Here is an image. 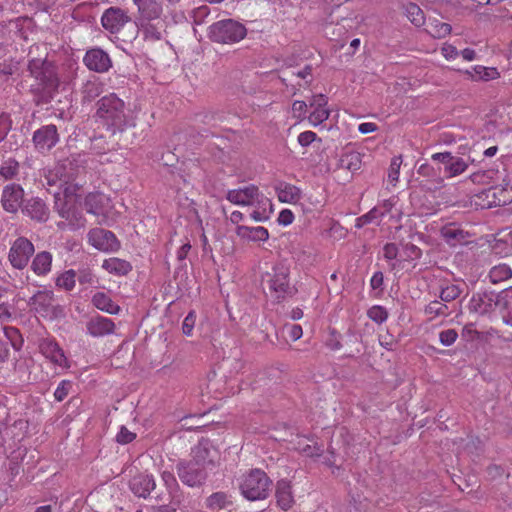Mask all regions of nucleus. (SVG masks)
Masks as SVG:
<instances>
[{"mask_svg": "<svg viewBox=\"0 0 512 512\" xmlns=\"http://www.w3.org/2000/svg\"><path fill=\"white\" fill-rule=\"evenodd\" d=\"M278 200L282 203L295 204L301 199V191L298 187L281 183L276 187Z\"/></svg>", "mask_w": 512, "mask_h": 512, "instance_id": "28", "label": "nucleus"}, {"mask_svg": "<svg viewBox=\"0 0 512 512\" xmlns=\"http://www.w3.org/2000/svg\"><path fill=\"white\" fill-rule=\"evenodd\" d=\"M262 281L276 299L284 298L289 292V270L283 264H275L271 271L263 275Z\"/></svg>", "mask_w": 512, "mask_h": 512, "instance_id": "7", "label": "nucleus"}, {"mask_svg": "<svg viewBox=\"0 0 512 512\" xmlns=\"http://www.w3.org/2000/svg\"><path fill=\"white\" fill-rule=\"evenodd\" d=\"M29 71L39 81L43 91L50 93L58 87L59 81L55 67L51 62L42 59H32L29 62Z\"/></svg>", "mask_w": 512, "mask_h": 512, "instance_id": "8", "label": "nucleus"}, {"mask_svg": "<svg viewBox=\"0 0 512 512\" xmlns=\"http://www.w3.org/2000/svg\"><path fill=\"white\" fill-rule=\"evenodd\" d=\"M383 255L388 261H395L391 264L392 269L396 268L398 262L404 260L402 254L398 251V247L394 243H388L384 246Z\"/></svg>", "mask_w": 512, "mask_h": 512, "instance_id": "41", "label": "nucleus"}, {"mask_svg": "<svg viewBox=\"0 0 512 512\" xmlns=\"http://www.w3.org/2000/svg\"><path fill=\"white\" fill-rule=\"evenodd\" d=\"M501 191L507 193L506 196H503L502 199H499V202L507 203L512 201V176L506 175L502 183L500 185Z\"/></svg>", "mask_w": 512, "mask_h": 512, "instance_id": "49", "label": "nucleus"}, {"mask_svg": "<svg viewBox=\"0 0 512 512\" xmlns=\"http://www.w3.org/2000/svg\"><path fill=\"white\" fill-rule=\"evenodd\" d=\"M97 115L102 124L112 133L135 125L125 112V103L115 94L104 96L99 100Z\"/></svg>", "mask_w": 512, "mask_h": 512, "instance_id": "3", "label": "nucleus"}, {"mask_svg": "<svg viewBox=\"0 0 512 512\" xmlns=\"http://www.w3.org/2000/svg\"><path fill=\"white\" fill-rule=\"evenodd\" d=\"M246 35V27L233 19L221 20L209 27V37L217 43L234 44L243 40Z\"/></svg>", "mask_w": 512, "mask_h": 512, "instance_id": "6", "label": "nucleus"}, {"mask_svg": "<svg viewBox=\"0 0 512 512\" xmlns=\"http://www.w3.org/2000/svg\"><path fill=\"white\" fill-rule=\"evenodd\" d=\"M383 216L384 212L380 208L375 207L371 209L368 213L362 215L361 217H358L356 219L355 226L357 228H362L370 223H378Z\"/></svg>", "mask_w": 512, "mask_h": 512, "instance_id": "38", "label": "nucleus"}, {"mask_svg": "<svg viewBox=\"0 0 512 512\" xmlns=\"http://www.w3.org/2000/svg\"><path fill=\"white\" fill-rule=\"evenodd\" d=\"M226 199L238 206H255L250 213V218L255 222L268 221L274 212L272 201L260 193L255 185L228 190Z\"/></svg>", "mask_w": 512, "mask_h": 512, "instance_id": "2", "label": "nucleus"}, {"mask_svg": "<svg viewBox=\"0 0 512 512\" xmlns=\"http://www.w3.org/2000/svg\"><path fill=\"white\" fill-rule=\"evenodd\" d=\"M232 504L231 497L224 492H215L206 500L207 508L217 511L227 508Z\"/></svg>", "mask_w": 512, "mask_h": 512, "instance_id": "32", "label": "nucleus"}, {"mask_svg": "<svg viewBox=\"0 0 512 512\" xmlns=\"http://www.w3.org/2000/svg\"><path fill=\"white\" fill-rule=\"evenodd\" d=\"M116 438H117V442H119L121 444H127L134 440L135 434L130 432L127 428L121 427Z\"/></svg>", "mask_w": 512, "mask_h": 512, "instance_id": "57", "label": "nucleus"}, {"mask_svg": "<svg viewBox=\"0 0 512 512\" xmlns=\"http://www.w3.org/2000/svg\"><path fill=\"white\" fill-rule=\"evenodd\" d=\"M23 212L37 221L48 219V208L45 202L39 198L29 199L23 207Z\"/></svg>", "mask_w": 512, "mask_h": 512, "instance_id": "24", "label": "nucleus"}, {"mask_svg": "<svg viewBox=\"0 0 512 512\" xmlns=\"http://www.w3.org/2000/svg\"><path fill=\"white\" fill-rule=\"evenodd\" d=\"M62 170L56 167L55 172L50 171L47 175V183L50 186L58 185L62 192L55 193V205L61 218L65 221L60 222L59 227L70 230H77L85 226V218L81 212L82 196L78 193L80 188L77 185L69 184L66 180L56 179Z\"/></svg>", "mask_w": 512, "mask_h": 512, "instance_id": "1", "label": "nucleus"}, {"mask_svg": "<svg viewBox=\"0 0 512 512\" xmlns=\"http://www.w3.org/2000/svg\"><path fill=\"white\" fill-rule=\"evenodd\" d=\"M114 330V322L107 317L98 316L87 323V331L93 337L110 335L114 333Z\"/></svg>", "mask_w": 512, "mask_h": 512, "instance_id": "22", "label": "nucleus"}, {"mask_svg": "<svg viewBox=\"0 0 512 512\" xmlns=\"http://www.w3.org/2000/svg\"><path fill=\"white\" fill-rule=\"evenodd\" d=\"M464 75H466L469 79L474 81H489L494 80L499 77V72L496 68L493 67H485L482 65H475L470 69H466L462 71Z\"/></svg>", "mask_w": 512, "mask_h": 512, "instance_id": "26", "label": "nucleus"}, {"mask_svg": "<svg viewBox=\"0 0 512 512\" xmlns=\"http://www.w3.org/2000/svg\"><path fill=\"white\" fill-rule=\"evenodd\" d=\"M427 31L434 38H443L450 34L451 26L439 20H432L427 25Z\"/></svg>", "mask_w": 512, "mask_h": 512, "instance_id": "36", "label": "nucleus"}, {"mask_svg": "<svg viewBox=\"0 0 512 512\" xmlns=\"http://www.w3.org/2000/svg\"><path fill=\"white\" fill-rule=\"evenodd\" d=\"M130 487L136 496L146 498L155 488V481L152 475H139L132 479Z\"/></svg>", "mask_w": 512, "mask_h": 512, "instance_id": "25", "label": "nucleus"}, {"mask_svg": "<svg viewBox=\"0 0 512 512\" xmlns=\"http://www.w3.org/2000/svg\"><path fill=\"white\" fill-rule=\"evenodd\" d=\"M460 289L457 285H447L441 290L440 298L444 302L455 300L460 295Z\"/></svg>", "mask_w": 512, "mask_h": 512, "instance_id": "47", "label": "nucleus"}, {"mask_svg": "<svg viewBox=\"0 0 512 512\" xmlns=\"http://www.w3.org/2000/svg\"><path fill=\"white\" fill-rule=\"evenodd\" d=\"M84 205L88 213L105 215L110 207V199L103 193H89L84 199Z\"/></svg>", "mask_w": 512, "mask_h": 512, "instance_id": "20", "label": "nucleus"}, {"mask_svg": "<svg viewBox=\"0 0 512 512\" xmlns=\"http://www.w3.org/2000/svg\"><path fill=\"white\" fill-rule=\"evenodd\" d=\"M51 266L52 255L49 252L43 251L35 256L31 268L35 274L42 276L50 272Z\"/></svg>", "mask_w": 512, "mask_h": 512, "instance_id": "30", "label": "nucleus"}, {"mask_svg": "<svg viewBox=\"0 0 512 512\" xmlns=\"http://www.w3.org/2000/svg\"><path fill=\"white\" fill-rule=\"evenodd\" d=\"M24 190L18 184H9L3 188L1 203L6 212L16 213L21 207Z\"/></svg>", "mask_w": 512, "mask_h": 512, "instance_id": "15", "label": "nucleus"}, {"mask_svg": "<svg viewBox=\"0 0 512 512\" xmlns=\"http://www.w3.org/2000/svg\"><path fill=\"white\" fill-rule=\"evenodd\" d=\"M78 281L80 284H93L95 276L90 269L84 268L79 270Z\"/></svg>", "mask_w": 512, "mask_h": 512, "instance_id": "58", "label": "nucleus"}, {"mask_svg": "<svg viewBox=\"0 0 512 512\" xmlns=\"http://www.w3.org/2000/svg\"><path fill=\"white\" fill-rule=\"evenodd\" d=\"M162 480L170 491L176 489L178 486L176 478L171 472L164 471L162 473Z\"/></svg>", "mask_w": 512, "mask_h": 512, "instance_id": "61", "label": "nucleus"}, {"mask_svg": "<svg viewBox=\"0 0 512 512\" xmlns=\"http://www.w3.org/2000/svg\"><path fill=\"white\" fill-rule=\"evenodd\" d=\"M196 322V314L194 311H191L187 314V316L184 318L183 324H182V331L186 336H191L194 326Z\"/></svg>", "mask_w": 512, "mask_h": 512, "instance_id": "52", "label": "nucleus"}, {"mask_svg": "<svg viewBox=\"0 0 512 512\" xmlns=\"http://www.w3.org/2000/svg\"><path fill=\"white\" fill-rule=\"evenodd\" d=\"M102 268L115 276H125L132 270V266L128 261L117 257L105 259L102 263Z\"/></svg>", "mask_w": 512, "mask_h": 512, "instance_id": "27", "label": "nucleus"}, {"mask_svg": "<svg viewBox=\"0 0 512 512\" xmlns=\"http://www.w3.org/2000/svg\"><path fill=\"white\" fill-rule=\"evenodd\" d=\"M140 15L139 20H156L163 13L161 2L158 0H133Z\"/></svg>", "mask_w": 512, "mask_h": 512, "instance_id": "21", "label": "nucleus"}, {"mask_svg": "<svg viewBox=\"0 0 512 512\" xmlns=\"http://www.w3.org/2000/svg\"><path fill=\"white\" fill-rule=\"evenodd\" d=\"M33 142L40 151L50 150L58 142L56 126L46 125L36 130L33 135Z\"/></svg>", "mask_w": 512, "mask_h": 512, "instance_id": "17", "label": "nucleus"}, {"mask_svg": "<svg viewBox=\"0 0 512 512\" xmlns=\"http://www.w3.org/2000/svg\"><path fill=\"white\" fill-rule=\"evenodd\" d=\"M278 224L282 226H288L294 221V214L290 209H283L278 215Z\"/></svg>", "mask_w": 512, "mask_h": 512, "instance_id": "54", "label": "nucleus"}, {"mask_svg": "<svg viewBox=\"0 0 512 512\" xmlns=\"http://www.w3.org/2000/svg\"><path fill=\"white\" fill-rule=\"evenodd\" d=\"M83 61L89 70L99 73L108 71L112 66V61L109 55L100 48L88 50Z\"/></svg>", "mask_w": 512, "mask_h": 512, "instance_id": "16", "label": "nucleus"}, {"mask_svg": "<svg viewBox=\"0 0 512 512\" xmlns=\"http://www.w3.org/2000/svg\"><path fill=\"white\" fill-rule=\"evenodd\" d=\"M55 284L66 291L73 290L76 284V272L72 269L64 271L56 278Z\"/></svg>", "mask_w": 512, "mask_h": 512, "instance_id": "35", "label": "nucleus"}, {"mask_svg": "<svg viewBox=\"0 0 512 512\" xmlns=\"http://www.w3.org/2000/svg\"><path fill=\"white\" fill-rule=\"evenodd\" d=\"M92 304L99 310L116 315L120 312V306L104 292H97L92 297Z\"/></svg>", "mask_w": 512, "mask_h": 512, "instance_id": "29", "label": "nucleus"}, {"mask_svg": "<svg viewBox=\"0 0 512 512\" xmlns=\"http://www.w3.org/2000/svg\"><path fill=\"white\" fill-rule=\"evenodd\" d=\"M71 386H72V384L70 381H68V380L61 381L58 384V386L54 392L55 399L59 402L64 400L67 397Z\"/></svg>", "mask_w": 512, "mask_h": 512, "instance_id": "51", "label": "nucleus"}, {"mask_svg": "<svg viewBox=\"0 0 512 512\" xmlns=\"http://www.w3.org/2000/svg\"><path fill=\"white\" fill-rule=\"evenodd\" d=\"M376 130L377 125L373 122H364L358 126V131L362 134L372 133L375 132Z\"/></svg>", "mask_w": 512, "mask_h": 512, "instance_id": "64", "label": "nucleus"}, {"mask_svg": "<svg viewBox=\"0 0 512 512\" xmlns=\"http://www.w3.org/2000/svg\"><path fill=\"white\" fill-rule=\"evenodd\" d=\"M405 13L408 19L415 25L421 26L425 22L424 13L421 8L414 4L409 3L405 6Z\"/></svg>", "mask_w": 512, "mask_h": 512, "instance_id": "39", "label": "nucleus"}, {"mask_svg": "<svg viewBox=\"0 0 512 512\" xmlns=\"http://www.w3.org/2000/svg\"><path fill=\"white\" fill-rule=\"evenodd\" d=\"M16 65L12 62L0 63V74L8 76L14 73Z\"/></svg>", "mask_w": 512, "mask_h": 512, "instance_id": "63", "label": "nucleus"}, {"mask_svg": "<svg viewBox=\"0 0 512 512\" xmlns=\"http://www.w3.org/2000/svg\"><path fill=\"white\" fill-rule=\"evenodd\" d=\"M512 277V270L506 264L494 266L489 272V278L492 283H499Z\"/></svg>", "mask_w": 512, "mask_h": 512, "instance_id": "37", "label": "nucleus"}, {"mask_svg": "<svg viewBox=\"0 0 512 512\" xmlns=\"http://www.w3.org/2000/svg\"><path fill=\"white\" fill-rule=\"evenodd\" d=\"M102 93V83L95 77L86 81L82 88L83 98L92 101Z\"/></svg>", "mask_w": 512, "mask_h": 512, "instance_id": "34", "label": "nucleus"}, {"mask_svg": "<svg viewBox=\"0 0 512 512\" xmlns=\"http://www.w3.org/2000/svg\"><path fill=\"white\" fill-rule=\"evenodd\" d=\"M432 160L444 166V172L447 177H455L462 174L468 167L463 158L453 156L449 152L435 153Z\"/></svg>", "mask_w": 512, "mask_h": 512, "instance_id": "13", "label": "nucleus"}, {"mask_svg": "<svg viewBox=\"0 0 512 512\" xmlns=\"http://www.w3.org/2000/svg\"><path fill=\"white\" fill-rule=\"evenodd\" d=\"M211 450L206 445H198L193 449L194 459L178 466V475L181 481L190 486L200 485L206 478L205 469L208 465L214 464Z\"/></svg>", "mask_w": 512, "mask_h": 512, "instance_id": "4", "label": "nucleus"}, {"mask_svg": "<svg viewBox=\"0 0 512 512\" xmlns=\"http://www.w3.org/2000/svg\"><path fill=\"white\" fill-rule=\"evenodd\" d=\"M88 242L95 249L102 252H115L120 247L115 235L111 231L102 228L91 229L88 233Z\"/></svg>", "mask_w": 512, "mask_h": 512, "instance_id": "11", "label": "nucleus"}, {"mask_svg": "<svg viewBox=\"0 0 512 512\" xmlns=\"http://www.w3.org/2000/svg\"><path fill=\"white\" fill-rule=\"evenodd\" d=\"M400 166H401L400 158L392 159L390 168H389V172H388V180L393 185L399 180Z\"/></svg>", "mask_w": 512, "mask_h": 512, "instance_id": "50", "label": "nucleus"}, {"mask_svg": "<svg viewBox=\"0 0 512 512\" xmlns=\"http://www.w3.org/2000/svg\"><path fill=\"white\" fill-rule=\"evenodd\" d=\"M307 107L308 105L304 101H294L291 107V113L293 117L298 121L305 119L307 114Z\"/></svg>", "mask_w": 512, "mask_h": 512, "instance_id": "48", "label": "nucleus"}, {"mask_svg": "<svg viewBox=\"0 0 512 512\" xmlns=\"http://www.w3.org/2000/svg\"><path fill=\"white\" fill-rule=\"evenodd\" d=\"M327 105L328 98L323 94H317L311 98L309 102L311 111L307 118L312 126H318L329 118L330 110Z\"/></svg>", "mask_w": 512, "mask_h": 512, "instance_id": "14", "label": "nucleus"}, {"mask_svg": "<svg viewBox=\"0 0 512 512\" xmlns=\"http://www.w3.org/2000/svg\"><path fill=\"white\" fill-rule=\"evenodd\" d=\"M441 53L443 57L448 61L456 59L459 54L455 46L447 43L442 46Z\"/></svg>", "mask_w": 512, "mask_h": 512, "instance_id": "55", "label": "nucleus"}, {"mask_svg": "<svg viewBox=\"0 0 512 512\" xmlns=\"http://www.w3.org/2000/svg\"><path fill=\"white\" fill-rule=\"evenodd\" d=\"M298 450L306 455V456H309V457H313V456H317L319 455V448L315 447V446H311L309 444H306L304 446H299L298 447Z\"/></svg>", "mask_w": 512, "mask_h": 512, "instance_id": "62", "label": "nucleus"}, {"mask_svg": "<svg viewBox=\"0 0 512 512\" xmlns=\"http://www.w3.org/2000/svg\"><path fill=\"white\" fill-rule=\"evenodd\" d=\"M34 253V246L27 238H17L9 251V261L14 268L23 269Z\"/></svg>", "mask_w": 512, "mask_h": 512, "instance_id": "10", "label": "nucleus"}, {"mask_svg": "<svg viewBox=\"0 0 512 512\" xmlns=\"http://www.w3.org/2000/svg\"><path fill=\"white\" fill-rule=\"evenodd\" d=\"M457 332L453 329L442 331L439 335L440 342L444 346L452 345L457 339Z\"/></svg>", "mask_w": 512, "mask_h": 512, "instance_id": "53", "label": "nucleus"}, {"mask_svg": "<svg viewBox=\"0 0 512 512\" xmlns=\"http://www.w3.org/2000/svg\"><path fill=\"white\" fill-rule=\"evenodd\" d=\"M235 234L244 241L264 243L269 239V231L263 226L238 225Z\"/></svg>", "mask_w": 512, "mask_h": 512, "instance_id": "19", "label": "nucleus"}, {"mask_svg": "<svg viewBox=\"0 0 512 512\" xmlns=\"http://www.w3.org/2000/svg\"><path fill=\"white\" fill-rule=\"evenodd\" d=\"M425 313L429 316L430 319H433L437 316H447L448 307L442 302L432 301L426 306Z\"/></svg>", "mask_w": 512, "mask_h": 512, "instance_id": "42", "label": "nucleus"}, {"mask_svg": "<svg viewBox=\"0 0 512 512\" xmlns=\"http://www.w3.org/2000/svg\"><path fill=\"white\" fill-rule=\"evenodd\" d=\"M499 302L502 303L507 310L506 314L503 316L504 323L512 327V288L503 292Z\"/></svg>", "mask_w": 512, "mask_h": 512, "instance_id": "40", "label": "nucleus"}, {"mask_svg": "<svg viewBox=\"0 0 512 512\" xmlns=\"http://www.w3.org/2000/svg\"><path fill=\"white\" fill-rule=\"evenodd\" d=\"M272 481L261 469H252L242 475L239 483L240 492L249 501L266 499L271 490Z\"/></svg>", "mask_w": 512, "mask_h": 512, "instance_id": "5", "label": "nucleus"}, {"mask_svg": "<svg viewBox=\"0 0 512 512\" xmlns=\"http://www.w3.org/2000/svg\"><path fill=\"white\" fill-rule=\"evenodd\" d=\"M275 498L277 505L284 511L289 510L293 506L294 495L289 481L282 479L277 482Z\"/></svg>", "mask_w": 512, "mask_h": 512, "instance_id": "23", "label": "nucleus"}, {"mask_svg": "<svg viewBox=\"0 0 512 512\" xmlns=\"http://www.w3.org/2000/svg\"><path fill=\"white\" fill-rule=\"evenodd\" d=\"M41 354L47 359L55 368L65 370L69 368V361L59 346L53 339H43L39 344Z\"/></svg>", "mask_w": 512, "mask_h": 512, "instance_id": "12", "label": "nucleus"}, {"mask_svg": "<svg viewBox=\"0 0 512 512\" xmlns=\"http://www.w3.org/2000/svg\"><path fill=\"white\" fill-rule=\"evenodd\" d=\"M317 135L315 132H312V131H305V132H302L298 135V143L303 146V147H307L309 146L312 142L315 141Z\"/></svg>", "mask_w": 512, "mask_h": 512, "instance_id": "56", "label": "nucleus"}, {"mask_svg": "<svg viewBox=\"0 0 512 512\" xmlns=\"http://www.w3.org/2000/svg\"><path fill=\"white\" fill-rule=\"evenodd\" d=\"M418 174L424 177L435 178L438 177L437 171L428 163L419 166Z\"/></svg>", "mask_w": 512, "mask_h": 512, "instance_id": "60", "label": "nucleus"}, {"mask_svg": "<svg viewBox=\"0 0 512 512\" xmlns=\"http://www.w3.org/2000/svg\"><path fill=\"white\" fill-rule=\"evenodd\" d=\"M485 298H487L486 295H474L470 301L471 309L480 314L487 313L491 304L485 303Z\"/></svg>", "mask_w": 512, "mask_h": 512, "instance_id": "45", "label": "nucleus"}, {"mask_svg": "<svg viewBox=\"0 0 512 512\" xmlns=\"http://www.w3.org/2000/svg\"><path fill=\"white\" fill-rule=\"evenodd\" d=\"M368 317L377 324H382L388 318V313L382 306H373L367 312Z\"/></svg>", "mask_w": 512, "mask_h": 512, "instance_id": "46", "label": "nucleus"}, {"mask_svg": "<svg viewBox=\"0 0 512 512\" xmlns=\"http://www.w3.org/2000/svg\"><path fill=\"white\" fill-rule=\"evenodd\" d=\"M152 20H138V27L145 40L158 41L162 38V27L151 23Z\"/></svg>", "mask_w": 512, "mask_h": 512, "instance_id": "31", "label": "nucleus"}, {"mask_svg": "<svg viewBox=\"0 0 512 512\" xmlns=\"http://www.w3.org/2000/svg\"><path fill=\"white\" fill-rule=\"evenodd\" d=\"M286 332L290 339L296 341L303 335L302 327L298 324H292L286 326Z\"/></svg>", "mask_w": 512, "mask_h": 512, "instance_id": "59", "label": "nucleus"}, {"mask_svg": "<svg viewBox=\"0 0 512 512\" xmlns=\"http://www.w3.org/2000/svg\"><path fill=\"white\" fill-rule=\"evenodd\" d=\"M441 235L444 240L452 246L465 242V236L461 229L455 225H447L442 228Z\"/></svg>", "mask_w": 512, "mask_h": 512, "instance_id": "33", "label": "nucleus"}, {"mask_svg": "<svg viewBox=\"0 0 512 512\" xmlns=\"http://www.w3.org/2000/svg\"><path fill=\"white\" fill-rule=\"evenodd\" d=\"M6 338L10 341L15 350H20L23 344V339L18 329L14 327L5 326L3 328Z\"/></svg>", "mask_w": 512, "mask_h": 512, "instance_id": "43", "label": "nucleus"}, {"mask_svg": "<svg viewBox=\"0 0 512 512\" xmlns=\"http://www.w3.org/2000/svg\"><path fill=\"white\" fill-rule=\"evenodd\" d=\"M128 16L120 8H109L101 17L102 26L111 33H117L127 23Z\"/></svg>", "mask_w": 512, "mask_h": 512, "instance_id": "18", "label": "nucleus"}, {"mask_svg": "<svg viewBox=\"0 0 512 512\" xmlns=\"http://www.w3.org/2000/svg\"><path fill=\"white\" fill-rule=\"evenodd\" d=\"M28 306L37 315L47 318L54 319L62 313L61 307L54 304V293L51 290H38L28 300Z\"/></svg>", "mask_w": 512, "mask_h": 512, "instance_id": "9", "label": "nucleus"}, {"mask_svg": "<svg viewBox=\"0 0 512 512\" xmlns=\"http://www.w3.org/2000/svg\"><path fill=\"white\" fill-rule=\"evenodd\" d=\"M18 173V163L13 159L6 160L0 167V175L8 180Z\"/></svg>", "mask_w": 512, "mask_h": 512, "instance_id": "44", "label": "nucleus"}]
</instances>
